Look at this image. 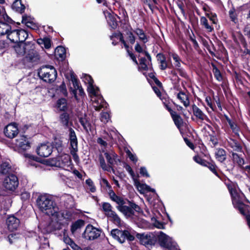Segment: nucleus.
<instances>
[{
    "instance_id": "46",
    "label": "nucleus",
    "mask_w": 250,
    "mask_h": 250,
    "mask_svg": "<svg viewBox=\"0 0 250 250\" xmlns=\"http://www.w3.org/2000/svg\"><path fill=\"white\" fill-rule=\"evenodd\" d=\"M18 237L16 234H10L7 237V240L8 241L10 244H13L18 241Z\"/></svg>"
},
{
    "instance_id": "52",
    "label": "nucleus",
    "mask_w": 250,
    "mask_h": 250,
    "mask_svg": "<svg viewBox=\"0 0 250 250\" xmlns=\"http://www.w3.org/2000/svg\"><path fill=\"white\" fill-rule=\"evenodd\" d=\"M86 184L89 186V190L91 192H94L96 190V188L93 185V181L90 179H87L85 181Z\"/></svg>"
},
{
    "instance_id": "48",
    "label": "nucleus",
    "mask_w": 250,
    "mask_h": 250,
    "mask_svg": "<svg viewBox=\"0 0 250 250\" xmlns=\"http://www.w3.org/2000/svg\"><path fill=\"white\" fill-rule=\"evenodd\" d=\"M194 160L198 164L206 167L208 162L205 160L202 159L201 157L198 156H195L193 157Z\"/></svg>"
},
{
    "instance_id": "23",
    "label": "nucleus",
    "mask_w": 250,
    "mask_h": 250,
    "mask_svg": "<svg viewBox=\"0 0 250 250\" xmlns=\"http://www.w3.org/2000/svg\"><path fill=\"white\" fill-rule=\"evenodd\" d=\"M156 57L159 63H160V68L162 70H165L167 67V63L165 55L161 53H158Z\"/></svg>"
},
{
    "instance_id": "32",
    "label": "nucleus",
    "mask_w": 250,
    "mask_h": 250,
    "mask_svg": "<svg viewBox=\"0 0 250 250\" xmlns=\"http://www.w3.org/2000/svg\"><path fill=\"white\" fill-rule=\"evenodd\" d=\"M106 216L108 218H109L110 220L113 222L114 224L116 225L121 224V219L114 211H113L111 213H108Z\"/></svg>"
},
{
    "instance_id": "39",
    "label": "nucleus",
    "mask_w": 250,
    "mask_h": 250,
    "mask_svg": "<svg viewBox=\"0 0 250 250\" xmlns=\"http://www.w3.org/2000/svg\"><path fill=\"white\" fill-rule=\"evenodd\" d=\"M18 37H19V42H23L25 41L28 36L27 31L23 29H18Z\"/></svg>"
},
{
    "instance_id": "4",
    "label": "nucleus",
    "mask_w": 250,
    "mask_h": 250,
    "mask_svg": "<svg viewBox=\"0 0 250 250\" xmlns=\"http://www.w3.org/2000/svg\"><path fill=\"white\" fill-rule=\"evenodd\" d=\"M231 195L232 204L234 207L237 208L240 213L245 215L246 205L243 203L245 196L243 193L238 192L236 189L231 188L229 190Z\"/></svg>"
},
{
    "instance_id": "42",
    "label": "nucleus",
    "mask_w": 250,
    "mask_h": 250,
    "mask_svg": "<svg viewBox=\"0 0 250 250\" xmlns=\"http://www.w3.org/2000/svg\"><path fill=\"white\" fill-rule=\"evenodd\" d=\"M11 29V26L7 23L0 22V35H3L5 32Z\"/></svg>"
},
{
    "instance_id": "37",
    "label": "nucleus",
    "mask_w": 250,
    "mask_h": 250,
    "mask_svg": "<svg viewBox=\"0 0 250 250\" xmlns=\"http://www.w3.org/2000/svg\"><path fill=\"white\" fill-rule=\"evenodd\" d=\"M229 146L233 149V150L242 152V147L241 146L236 140H231L229 142Z\"/></svg>"
},
{
    "instance_id": "41",
    "label": "nucleus",
    "mask_w": 250,
    "mask_h": 250,
    "mask_svg": "<svg viewBox=\"0 0 250 250\" xmlns=\"http://www.w3.org/2000/svg\"><path fill=\"white\" fill-rule=\"evenodd\" d=\"M102 209L106 216L113 211L111 205L106 202H104L102 204Z\"/></svg>"
},
{
    "instance_id": "40",
    "label": "nucleus",
    "mask_w": 250,
    "mask_h": 250,
    "mask_svg": "<svg viewBox=\"0 0 250 250\" xmlns=\"http://www.w3.org/2000/svg\"><path fill=\"white\" fill-rule=\"evenodd\" d=\"M99 161L100 166L104 170L110 171V167L106 164L104 157L102 155H99Z\"/></svg>"
},
{
    "instance_id": "20",
    "label": "nucleus",
    "mask_w": 250,
    "mask_h": 250,
    "mask_svg": "<svg viewBox=\"0 0 250 250\" xmlns=\"http://www.w3.org/2000/svg\"><path fill=\"white\" fill-rule=\"evenodd\" d=\"M9 29L5 34L7 35V38L13 42H18L19 41V37H18V29H14L13 30Z\"/></svg>"
},
{
    "instance_id": "62",
    "label": "nucleus",
    "mask_w": 250,
    "mask_h": 250,
    "mask_svg": "<svg viewBox=\"0 0 250 250\" xmlns=\"http://www.w3.org/2000/svg\"><path fill=\"white\" fill-rule=\"evenodd\" d=\"M25 25L29 28H30L33 29H35L36 28V24L33 23V21H31L30 22H27V23L25 24Z\"/></svg>"
},
{
    "instance_id": "29",
    "label": "nucleus",
    "mask_w": 250,
    "mask_h": 250,
    "mask_svg": "<svg viewBox=\"0 0 250 250\" xmlns=\"http://www.w3.org/2000/svg\"><path fill=\"white\" fill-rule=\"evenodd\" d=\"M11 171V166L8 162H3L0 166V173L6 174Z\"/></svg>"
},
{
    "instance_id": "11",
    "label": "nucleus",
    "mask_w": 250,
    "mask_h": 250,
    "mask_svg": "<svg viewBox=\"0 0 250 250\" xmlns=\"http://www.w3.org/2000/svg\"><path fill=\"white\" fill-rule=\"evenodd\" d=\"M69 140L70 145V153L74 159L79 158L77 154L78 151V140L74 130L71 128H69Z\"/></svg>"
},
{
    "instance_id": "19",
    "label": "nucleus",
    "mask_w": 250,
    "mask_h": 250,
    "mask_svg": "<svg viewBox=\"0 0 250 250\" xmlns=\"http://www.w3.org/2000/svg\"><path fill=\"white\" fill-rule=\"evenodd\" d=\"M35 46L33 43L32 49H27L26 51V59L27 61L31 62H35L39 60V56L37 52L35 50Z\"/></svg>"
},
{
    "instance_id": "12",
    "label": "nucleus",
    "mask_w": 250,
    "mask_h": 250,
    "mask_svg": "<svg viewBox=\"0 0 250 250\" xmlns=\"http://www.w3.org/2000/svg\"><path fill=\"white\" fill-rule=\"evenodd\" d=\"M19 181L18 178L14 174L6 177L3 182V186L8 190L13 191L18 187Z\"/></svg>"
},
{
    "instance_id": "38",
    "label": "nucleus",
    "mask_w": 250,
    "mask_h": 250,
    "mask_svg": "<svg viewBox=\"0 0 250 250\" xmlns=\"http://www.w3.org/2000/svg\"><path fill=\"white\" fill-rule=\"evenodd\" d=\"M57 107L61 111H65L67 109L66 100L64 98L59 99L57 101Z\"/></svg>"
},
{
    "instance_id": "9",
    "label": "nucleus",
    "mask_w": 250,
    "mask_h": 250,
    "mask_svg": "<svg viewBox=\"0 0 250 250\" xmlns=\"http://www.w3.org/2000/svg\"><path fill=\"white\" fill-rule=\"evenodd\" d=\"M101 232V229L88 225L83 233V237L87 240H94L100 237Z\"/></svg>"
},
{
    "instance_id": "14",
    "label": "nucleus",
    "mask_w": 250,
    "mask_h": 250,
    "mask_svg": "<svg viewBox=\"0 0 250 250\" xmlns=\"http://www.w3.org/2000/svg\"><path fill=\"white\" fill-rule=\"evenodd\" d=\"M33 43L30 42H21L16 45L14 47L16 52L20 56H23L26 54L27 49H32Z\"/></svg>"
},
{
    "instance_id": "8",
    "label": "nucleus",
    "mask_w": 250,
    "mask_h": 250,
    "mask_svg": "<svg viewBox=\"0 0 250 250\" xmlns=\"http://www.w3.org/2000/svg\"><path fill=\"white\" fill-rule=\"evenodd\" d=\"M112 237L121 243H123L127 239L129 241H133L134 237L130 234L127 230H121L118 229H113L111 231Z\"/></svg>"
},
{
    "instance_id": "47",
    "label": "nucleus",
    "mask_w": 250,
    "mask_h": 250,
    "mask_svg": "<svg viewBox=\"0 0 250 250\" xmlns=\"http://www.w3.org/2000/svg\"><path fill=\"white\" fill-rule=\"evenodd\" d=\"M61 121L64 125H67L69 121V116L66 113H63L60 116Z\"/></svg>"
},
{
    "instance_id": "10",
    "label": "nucleus",
    "mask_w": 250,
    "mask_h": 250,
    "mask_svg": "<svg viewBox=\"0 0 250 250\" xmlns=\"http://www.w3.org/2000/svg\"><path fill=\"white\" fill-rule=\"evenodd\" d=\"M136 237L140 240L141 243L146 247L155 245L157 238L153 233H137Z\"/></svg>"
},
{
    "instance_id": "36",
    "label": "nucleus",
    "mask_w": 250,
    "mask_h": 250,
    "mask_svg": "<svg viewBox=\"0 0 250 250\" xmlns=\"http://www.w3.org/2000/svg\"><path fill=\"white\" fill-rule=\"evenodd\" d=\"M71 77V81L73 83V85L74 87V89L72 90V92L73 94L74 95V96L76 99H77V95H76V89L79 88V85L78 82L77 80V79L75 77V76L74 73H71L70 75Z\"/></svg>"
},
{
    "instance_id": "27",
    "label": "nucleus",
    "mask_w": 250,
    "mask_h": 250,
    "mask_svg": "<svg viewBox=\"0 0 250 250\" xmlns=\"http://www.w3.org/2000/svg\"><path fill=\"white\" fill-rule=\"evenodd\" d=\"M79 120L83 129L88 132V130L90 129L91 124L86 118V116L84 115V116L79 118Z\"/></svg>"
},
{
    "instance_id": "28",
    "label": "nucleus",
    "mask_w": 250,
    "mask_h": 250,
    "mask_svg": "<svg viewBox=\"0 0 250 250\" xmlns=\"http://www.w3.org/2000/svg\"><path fill=\"white\" fill-rule=\"evenodd\" d=\"M134 32L138 36L139 40L143 43H145L148 42V37L146 35L143 29L136 28Z\"/></svg>"
},
{
    "instance_id": "18",
    "label": "nucleus",
    "mask_w": 250,
    "mask_h": 250,
    "mask_svg": "<svg viewBox=\"0 0 250 250\" xmlns=\"http://www.w3.org/2000/svg\"><path fill=\"white\" fill-rule=\"evenodd\" d=\"M4 132L7 137L13 138L18 134L19 130L15 124H10L5 127Z\"/></svg>"
},
{
    "instance_id": "31",
    "label": "nucleus",
    "mask_w": 250,
    "mask_h": 250,
    "mask_svg": "<svg viewBox=\"0 0 250 250\" xmlns=\"http://www.w3.org/2000/svg\"><path fill=\"white\" fill-rule=\"evenodd\" d=\"M177 98L179 99L183 104L185 107H188L189 105V101L188 96L183 92H180L177 94Z\"/></svg>"
},
{
    "instance_id": "3",
    "label": "nucleus",
    "mask_w": 250,
    "mask_h": 250,
    "mask_svg": "<svg viewBox=\"0 0 250 250\" xmlns=\"http://www.w3.org/2000/svg\"><path fill=\"white\" fill-rule=\"evenodd\" d=\"M38 75L44 82L51 83L56 79L57 73L53 66H45L41 68Z\"/></svg>"
},
{
    "instance_id": "34",
    "label": "nucleus",
    "mask_w": 250,
    "mask_h": 250,
    "mask_svg": "<svg viewBox=\"0 0 250 250\" xmlns=\"http://www.w3.org/2000/svg\"><path fill=\"white\" fill-rule=\"evenodd\" d=\"M232 159L233 161L240 167H242L245 164L244 160L236 153H232Z\"/></svg>"
},
{
    "instance_id": "59",
    "label": "nucleus",
    "mask_w": 250,
    "mask_h": 250,
    "mask_svg": "<svg viewBox=\"0 0 250 250\" xmlns=\"http://www.w3.org/2000/svg\"><path fill=\"white\" fill-rule=\"evenodd\" d=\"M60 89L64 95H67V93L66 89V86L63 83H62V84L60 86Z\"/></svg>"
},
{
    "instance_id": "21",
    "label": "nucleus",
    "mask_w": 250,
    "mask_h": 250,
    "mask_svg": "<svg viewBox=\"0 0 250 250\" xmlns=\"http://www.w3.org/2000/svg\"><path fill=\"white\" fill-rule=\"evenodd\" d=\"M193 113L194 116L198 119L201 121L208 119V117L204 112L195 104H193L192 106Z\"/></svg>"
},
{
    "instance_id": "6",
    "label": "nucleus",
    "mask_w": 250,
    "mask_h": 250,
    "mask_svg": "<svg viewBox=\"0 0 250 250\" xmlns=\"http://www.w3.org/2000/svg\"><path fill=\"white\" fill-rule=\"evenodd\" d=\"M158 239L161 246L167 250H176V243L172 240L171 238L162 231H160L158 235Z\"/></svg>"
},
{
    "instance_id": "30",
    "label": "nucleus",
    "mask_w": 250,
    "mask_h": 250,
    "mask_svg": "<svg viewBox=\"0 0 250 250\" xmlns=\"http://www.w3.org/2000/svg\"><path fill=\"white\" fill-rule=\"evenodd\" d=\"M200 24L204 26L208 32H212L213 30V27L212 25L208 23L207 18L204 16L201 17L200 18Z\"/></svg>"
},
{
    "instance_id": "45",
    "label": "nucleus",
    "mask_w": 250,
    "mask_h": 250,
    "mask_svg": "<svg viewBox=\"0 0 250 250\" xmlns=\"http://www.w3.org/2000/svg\"><path fill=\"white\" fill-rule=\"evenodd\" d=\"M38 43L40 44H43L44 47L48 49L51 47V41L49 38H44L38 40Z\"/></svg>"
},
{
    "instance_id": "35",
    "label": "nucleus",
    "mask_w": 250,
    "mask_h": 250,
    "mask_svg": "<svg viewBox=\"0 0 250 250\" xmlns=\"http://www.w3.org/2000/svg\"><path fill=\"white\" fill-rule=\"evenodd\" d=\"M109 196L111 199L114 202H116L118 205V206H120L121 204H125V202L123 198L116 195L113 191H112L109 193Z\"/></svg>"
},
{
    "instance_id": "15",
    "label": "nucleus",
    "mask_w": 250,
    "mask_h": 250,
    "mask_svg": "<svg viewBox=\"0 0 250 250\" xmlns=\"http://www.w3.org/2000/svg\"><path fill=\"white\" fill-rule=\"evenodd\" d=\"M52 146L49 144H41L37 149V154L41 157H47L52 152Z\"/></svg>"
},
{
    "instance_id": "16",
    "label": "nucleus",
    "mask_w": 250,
    "mask_h": 250,
    "mask_svg": "<svg viewBox=\"0 0 250 250\" xmlns=\"http://www.w3.org/2000/svg\"><path fill=\"white\" fill-rule=\"evenodd\" d=\"M16 146L21 150H26L31 147L28 139L25 136H21L16 140Z\"/></svg>"
},
{
    "instance_id": "57",
    "label": "nucleus",
    "mask_w": 250,
    "mask_h": 250,
    "mask_svg": "<svg viewBox=\"0 0 250 250\" xmlns=\"http://www.w3.org/2000/svg\"><path fill=\"white\" fill-rule=\"evenodd\" d=\"M31 21H32V19L31 17L28 16L26 15H24L22 16V23L25 24L27 22H30Z\"/></svg>"
},
{
    "instance_id": "64",
    "label": "nucleus",
    "mask_w": 250,
    "mask_h": 250,
    "mask_svg": "<svg viewBox=\"0 0 250 250\" xmlns=\"http://www.w3.org/2000/svg\"><path fill=\"white\" fill-rule=\"evenodd\" d=\"M97 143L104 146H105L107 145V143L101 138L97 139Z\"/></svg>"
},
{
    "instance_id": "61",
    "label": "nucleus",
    "mask_w": 250,
    "mask_h": 250,
    "mask_svg": "<svg viewBox=\"0 0 250 250\" xmlns=\"http://www.w3.org/2000/svg\"><path fill=\"white\" fill-rule=\"evenodd\" d=\"M154 226L158 229H162L164 228V224L159 221H156L154 223Z\"/></svg>"
},
{
    "instance_id": "1",
    "label": "nucleus",
    "mask_w": 250,
    "mask_h": 250,
    "mask_svg": "<svg viewBox=\"0 0 250 250\" xmlns=\"http://www.w3.org/2000/svg\"><path fill=\"white\" fill-rule=\"evenodd\" d=\"M37 204L40 210L43 213L56 217L59 220L62 218L68 219L71 215L67 211H60L56 204L47 195L40 196L37 200Z\"/></svg>"
},
{
    "instance_id": "33",
    "label": "nucleus",
    "mask_w": 250,
    "mask_h": 250,
    "mask_svg": "<svg viewBox=\"0 0 250 250\" xmlns=\"http://www.w3.org/2000/svg\"><path fill=\"white\" fill-rule=\"evenodd\" d=\"M171 116L176 126L178 128H180L183 123V119H182L181 116L178 114H177L176 112L172 115H171Z\"/></svg>"
},
{
    "instance_id": "51",
    "label": "nucleus",
    "mask_w": 250,
    "mask_h": 250,
    "mask_svg": "<svg viewBox=\"0 0 250 250\" xmlns=\"http://www.w3.org/2000/svg\"><path fill=\"white\" fill-rule=\"evenodd\" d=\"M110 118L109 114L105 112H103L101 114V120L102 122L106 123L108 122Z\"/></svg>"
},
{
    "instance_id": "25",
    "label": "nucleus",
    "mask_w": 250,
    "mask_h": 250,
    "mask_svg": "<svg viewBox=\"0 0 250 250\" xmlns=\"http://www.w3.org/2000/svg\"><path fill=\"white\" fill-rule=\"evenodd\" d=\"M12 9L17 12L22 13L25 9L24 5L22 4L21 0H15L12 5Z\"/></svg>"
},
{
    "instance_id": "26",
    "label": "nucleus",
    "mask_w": 250,
    "mask_h": 250,
    "mask_svg": "<svg viewBox=\"0 0 250 250\" xmlns=\"http://www.w3.org/2000/svg\"><path fill=\"white\" fill-rule=\"evenodd\" d=\"M215 157L218 161L222 163L226 159V152L223 148H217L215 152Z\"/></svg>"
},
{
    "instance_id": "54",
    "label": "nucleus",
    "mask_w": 250,
    "mask_h": 250,
    "mask_svg": "<svg viewBox=\"0 0 250 250\" xmlns=\"http://www.w3.org/2000/svg\"><path fill=\"white\" fill-rule=\"evenodd\" d=\"M126 35H127V39L129 40L130 43L131 44L134 43L135 42V37L133 34L132 32L128 31L126 32Z\"/></svg>"
},
{
    "instance_id": "58",
    "label": "nucleus",
    "mask_w": 250,
    "mask_h": 250,
    "mask_svg": "<svg viewBox=\"0 0 250 250\" xmlns=\"http://www.w3.org/2000/svg\"><path fill=\"white\" fill-rule=\"evenodd\" d=\"M140 173L141 175H142L143 176H146V177H149V175L147 172V171L146 167H141L140 168Z\"/></svg>"
},
{
    "instance_id": "43",
    "label": "nucleus",
    "mask_w": 250,
    "mask_h": 250,
    "mask_svg": "<svg viewBox=\"0 0 250 250\" xmlns=\"http://www.w3.org/2000/svg\"><path fill=\"white\" fill-rule=\"evenodd\" d=\"M169 55L175 61L174 63L175 66L177 68L180 67L181 60L179 56L175 53H169Z\"/></svg>"
},
{
    "instance_id": "44",
    "label": "nucleus",
    "mask_w": 250,
    "mask_h": 250,
    "mask_svg": "<svg viewBox=\"0 0 250 250\" xmlns=\"http://www.w3.org/2000/svg\"><path fill=\"white\" fill-rule=\"evenodd\" d=\"M213 66V72L214 73L215 78L218 81H221L222 80V76L219 70L216 67L214 64H212Z\"/></svg>"
},
{
    "instance_id": "60",
    "label": "nucleus",
    "mask_w": 250,
    "mask_h": 250,
    "mask_svg": "<svg viewBox=\"0 0 250 250\" xmlns=\"http://www.w3.org/2000/svg\"><path fill=\"white\" fill-rule=\"evenodd\" d=\"M209 138L210 141L211 142L214 146H216L217 144H218L217 139L215 136L213 135H209Z\"/></svg>"
},
{
    "instance_id": "53",
    "label": "nucleus",
    "mask_w": 250,
    "mask_h": 250,
    "mask_svg": "<svg viewBox=\"0 0 250 250\" xmlns=\"http://www.w3.org/2000/svg\"><path fill=\"white\" fill-rule=\"evenodd\" d=\"M108 22L112 28L115 29L117 27V22L113 17H109V19L108 20Z\"/></svg>"
},
{
    "instance_id": "22",
    "label": "nucleus",
    "mask_w": 250,
    "mask_h": 250,
    "mask_svg": "<svg viewBox=\"0 0 250 250\" xmlns=\"http://www.w3.org/2000/svg\"><path fill=\"white\" fill-rule=\"evenodd\" d=\"M85 225V222L82 219L75 222L71 226V231L73 234H75Z\"/></svg>"
},
{
    "instance_id": "63",
    "label": "nucleus",
    "mask_w": 250,
    "mask_h": 250,
    "mask_svg": "<svg viewBox=\"0 0 250 250\" xmlns=\"http://www.w3.org/2000/svg\"><path fill=\"white\" fill-rule=\"evenodd\" d=\"M135 50L138 53H142L143 52L142 47L138 43L136 44L135 46Z\"/></svg>"
},
{
    "instance_id": "56",
    "label": "nucleus",
    "mask_w": 250,
    "mask_h": 250,
    "mask_svg": "<svg viewBox=\"0 0 250 250\" xmlns=\"http://www.w3.org/2000/svg\"><path fill=\"white\" fill-rule=\"evenodd\" d=\"M126 152L130 160L134 162H136L137 161V159L136 156L133 155L129 150H128Z\"/></svg>"
},
{
    "instance_id": "7",
    "label": "nucleus",
    "mask_w": 250,
    "mask_h": 250,
    "mask_svg": "<svg viewBox=\"0 0 250 250\" xmlns=\"http://www.w3.org/2000/svg\"><path fill=\"white\" fill-rule=\"evenodd\" d=\"M117 208L127 217H130L134 215L135 211L138 212L141 211L139 206L131 202H128V206L121 204L120 206H117Z\"/></svg>"
},
{
    "instance_id": "5",
    "label": "nucleus",
    "mask_w": 250,
    "mask_h": 250,
    "mask_svg": "<svg viewBox=\"0 0 250 250\" xmlns=\"http://www.w3.org/2000/svg\"><path fill=\"white\" fill-rule=\"evenodd\" d=\"M52 166L66 169L71 167V160L70 156L68 154H62L50 160Z\"/></svg>"
},
{
    "instance_id": "55",
    "label": "nucleus",
    "mask_w": 250,
    "mask_h": 250,
    "mask_svg": "<svg viewBox=\"0 0 250 250\" xmlns=\"http://www.w3.org/2000/svg\"><path fill=\"white\" fill-rule=\"evenodd\" d=\"M206 16L209 19L213 24H216L217 22V19L215 15H210L208 13H206Z\"/></svg>"
},
{
    "instance_id": "50",
    "label": "nucleus",
    "mask_w": 250,
    "mask_h": 250,
    "mask_svg": "<svg viewBox=\"0 0 250 250\" xmlns=\"http://www.w3.org/2000/svg\"><path fill=\"white\" fill-rule=\"evenodd\" d=\"M137 187L138 188L144 189L147 191H151L152 192H155V189L151 188L149 186L146 184H141L140 183H139Z\"/></svg>"
},
{
    "instance_id": "13",
    "label": "nucleus",
    "mask_w": 250,
    "mask_h": 250,
    "mask_svg": "<svg viewBox=\"0 0 250 250\" xmlns=\"http://www.w3.org/2000/svg\"><path fill=\"white\" fill-rule=\"evenodd\" d=\"M104 152V156L107 161V166L110 167V171L113 170V166L115 164H117L120 162V160L118 158L117 155L113 151L105 152L102 150Z\"/></svg>"
},
{
    "instance_id": "17",
    "label": "nucleus",
    "mask_w": 250,
    "mask_h": 250,
    "mask_svg": "<svg viewBox=\"0 0 250 250\" xmlns=\"http://www.w3.org/2000/svg\"><path fill=\"white\" fill-rule=\"evenodd\" d=\"M20 223L19 219L14 215L9 216L6 221L7 228L10 231L16 230L19 227Z\"/></svg>"
},
{
    "instance_id": "49",
    "label": "nucleus",
    "mask_w": 250,
    "mask_h": 250,
    "mask_svg": "<svg viewBox=\"0 0 250 250\" xmlns=\"http://www.w3.org/2000/svg\"><path fill=\"white\" fill-rule=\"evenodd\" d=\"M206 167H208L215 175L219 177L218 174L216 169V166L214 164L208 162Z\"/></svg>"
},
{
    "instance_id": "2",
    "label": "nucleus",
    "mask_w": 250,
    "mask_h": 250,
    "mask_svg": "<svg viewBox=\"0 0 250 250\" xmlns=\"http://www.w3.org/2000/svg\"><path fill=\"white\" fill-rule=\"evenodd\" d=\"M83 81L85 83L88 84L87 91L90 94L92 95L91 100L93 101V106L95 110L99 111L104 107L105 104L104 99L101 96H98L99 89L98 87L95 88L93 83V80L90 75L83 74L82 75Z\"/></svg>"
},
{
    "instance_id": "24",
    "label": "nucleus",
    "mask_w": 250,
    "mask_h": 250,
    "mask_svg": "<svg viewBox=\"0 0 250 250\" xmlns=\"http://www.w3.org/2000/svg\"><path fill=\"white\" fill-rule=\"evenodd\" d=\"M55 54L58 59L61 60H64L66 56L65 48L61 46L57 47L55 49Z\"/></svg>"
}]
</instances>
